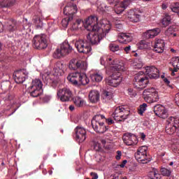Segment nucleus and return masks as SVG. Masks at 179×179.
Segmentation results:
<instances>
[{
	"label": "nucleus",
	"instance_id": "ddd939ff",
	"mask_svg": "<svg viewBox=\"0 0 179 179\" xmlns=\"http://www.w3.org/2000/svg\"><path fill=\"white\" fill-rule=\"evenodd\" d=\"M108 1L110 5L115 3L114 9L117 15L122 13L131 5V0H124L120 2L118 0H108Z\"/></svg>",
	"mask_w": 179,
	"mask_h": 179
},
{
	"label": "nucleus",
	"instance_id": "20e7f679",
	"mask_svg": "<svg viewBox=\"0 0 179 179\" xmlns=\"http://www.w3.org/2000/svg\"><path fill=\"white\" fill-rule=\"evenodd\" d=\"M106 117L103 115H96L92 120L93 129L99 134H104L108 129L104 125Z\"/></svg>",
	"mask_w": 179,
	"mask_h": 179
},
{
	"label": "nucleus",
	"instance_id": "338daca9",
	"mask_svg": "<svg viewBox=\"0 0 179 179\" xmlns=\"http://www.w3.org/2000/svg\"><path fill=\"white\" fill-rule=\"evenodd\" d=\"M43 174H47V172H45V171H43Z\"/></svg>",
	"mask_w": 179,
	"mask_h": 179
},
{
	"label": "nucleus",
	"instance_id": "bb28decb",
	"mask_svg": "<svg viewBox=\"0 0 179 179\" xmlns=\"http://www.w3.org/2000/svg\"><path fill=\"white\" fill-rule=\"evenodd\" d=\"M101 97L103 103H110V101H111L114 97V92H113L111 90H104Z\"/></svg>",
	"mask_w": 179,
	"mask_h": 179
},
{
	"label": "nucleus",
	"instance_id": "603ef678",
	"mask_svg": "<svg viewBox=\"0 0 179 179\" xmlns=\"http://www.w3.org/2000/svg\"><path fill=\"white\" fill-rule=\"evenodd\" d=\"M104 121L107 122L108 125H111V124H114V121H113L111 118H108V119L105 118Z\"/></svg>",
	"mask_w": 179,
	"mask_h": 179
},
{
	"label": "nucleus",
	"instance_id": "e433bc0d",
	"mask_svg": "<svg viewBox=\"0 0 179 179\" xmlns=\"http://www.w3.org/2000/svg\"><path fill=\"white\" fill-rule=\"evenodd\" d=\"M133 66L135 69H141L143 66L142 59H136L134 62Z\"/></svg>",
	"mask_w": 179,
	"mask_h": 179
},
{
	"label": "nucleus",
	"instance_id": "ea45409f",
	"mask_svg": "<svg viewBox=\"0 0 179 179\" xmlns=\"http://www.w3.org/2000/svg\"><path fill=\"white\" fill-rule=\"evenodd\" d=\"M146 108H148V104L144 103L141 105L138 110L139 115H143V113L146 111Z\"/></svg>",
	"mask_w": 179,
	"mask_h": 179
},
{
	"label": "nucleus",
	"instance_id": "5fc2aeb1",
	"mask_svg": "<svg viewBox=\"0 0 179 179\" xmlns=\"http://www.w3.org/2000/svg\"><path fill=\"white\" fill-rule=\"evenodd\" d=\"M127 163H128V161L124 159L123 160L122 163L121 164H120V167H121V169H124V167H125V164H127Z\"/></svg>",
	"mask_w": 179,
	"mask_h": 179
},
{
	"label": "nucleus",
	"instance_id": "f03ea898",
	"mask_svg": "<svg viewBox=\"0 0 179 179\" xmlns=\"http://www.w3.org/2000/svg\"><path fill=\"white\" fill-rule=\"evenodd\" d=\"M100 61L101 65H103L106 69V73L110 75L105 79L106 85L112 86V87L119 86L120 83L122 82V76H121L120 71H125L124 65L119 64L118 60L111 57H102Z\"/></svg>",
	"mask_w": 179,
	"mask_h": 179
},
{
	"label": "nucleus",
	"instance_id": "aec40b11",
	"mask_svg": "<svg viewBox=\"0 0 179 179\" xmlns=\"http://www.w3.org/2000/svg\"><path fill=\"white\" fill-rule=\"evenodd\" d=\"M123 142L127 146H134L138 144V138L135 134L131 133H125L122 137Z\"/></svg>",
	"mask_w": 179,
	"mask_h": 179
},
{
	"label": "nucleus",
	"instance_id": "6ab92c4d",
	"mask_svg": "<svg viewBox=\"0 0 179 179\" xmlns=\"http://www.w3.org/2000/svg\"><path fill=\"white\" fill-rule=\"evenodd\" d=\"M29 72L26 69H22L15 71L13 73V78L16 83H23L27 79Z\"/></svg>",
	"mask_w": 179,
	"mask_h": 179
},
{
	"label": "nucleus",
	"instance_id": "a211bd4d",
	"mask_svg": "<svg viewBox=\"0 0 179 179\" xmlns=\"http://www.w3.org/2000/svg\"><path fill=\"white\" fill-rule=\"evenodd\" d=\"M143 13V9L136 8L134 10H129L127 13V16L130 22H133L134 23H138V22H140Z\"/></svg>",
	"mask_w": 179,
	"mask_h": 179
},
{
	"label": "nucleus",
	"instance_id": "5701e85b",
	"mask_svg": "<svg viewBox=\"0 0 179 179\" xmlns=\"http://www.w3.org/2000/svg\"><path fill=\"white\" fill-rule=\"evenodd\" d=\"M154 113L157 115V117H159V118H163L164 120H166V118L169 117V110H167L166 107L162 105L155 106Z\"/></svg>",
	"mask_w": 179,
	"mask_h": 179
},
{
	"label": "nucleus",
	"instance_id": "9b49d317",
	"mask_svg": "<svg viewBox=\"0 0 179 179\" xmlns=\"http://www.w3.org/2000/svg\"><path fill=\"white\" fill-rule=\"evenodd\" d=\"M29 93L32 97H38L43 93V83L40 79L32 80L31 85L29 87Z\"/></svg>",
	"mask_w": 179,
	"mask_h": 179
},
{
	"label": "nucleus",
	"instance_id": "de8ad7c7",
	"mask_svg": "<svg viewBox=\"0 0 179 179\" xmlns=\"http://www.w3.org/2000/svg\"><path fill=\"white\" fill-rule=\"evenodd\" d=\"M115 24L116 29H118V30H121V29H122V24L121 23V21H116Z\"/></svg>",
	"mask_w": 179,
	"mask_h": 179
},
{
	"label": "nucleus",
	"instance_id": "49530a36",
	"mask_svg": "<svg viewBox=\"0 0 179 179\" xmlns=\"http://www.w3.org/2000/svg\"><path fill=\"white\" fill-rule=\"evenodd\" d=\"M171 148L173 152H177L178 150H179V143H176L173 144Z\"/></svg>",
	"mask_w": 179,
	"mask_h": 179
},
{
	"label": "nucleus",
	"instance_id": "6e6552de",
	"mask_svg": "<svg viewBox=\"0 0 179 179\" xmlns=\"http://www.w3.org/2000/svg\"><path fill=\"white\" fill-rule=\"evenodd\" d=\"M129 115V108L127 105H122L115 108L113 113V118L115 121H124Z\"/></svg>",
	"mask_w": 179,
	"mask_h": 179
},
{
	"label": "nucleus",
	"instance_id": "4be33fe9",
	"mask_svg": "<svg viewBox=\"0 0 179 179\" xmlns=\"http://www.w3.org/2000/svg\"><path fill=\"white\" fill-rule=\"evenodd\" d=\"M145 74L150 79H157L160 78L159 69L154 66H148L145 68Z\"/></svg>",
	"mask_w": 179,
	"mask_h": 179
},
{
	"label": "nucleus",
	"instance_id": "72a5a7b5",
	"mask_svg": "<svg viewBox=\"0 0 179 179\" xmlns=\"http://www.w3.org/2000/svg\"><path fill=\"white\" fill-rule=\"evenodd\" d=\"M171 64L174 68V72H177V69H179V57H172Z\"/></svg>",
	"mask_w": 179,
	"mask_h": 179
},
{
	"label": "nucleus",
	"instance_id": "6e6d98bb",
	"mask_svg": "<svg viewBox=\"0 0 179 179\" xmlns=\"http://www.w3.org/2000/svg\"><path fill=\"white\" fill-rule=\"evenodd\" d=\"M122 155V154L121 151H117V156H116V160H120V159H121Z\"/></svg>",
	"mask_w": 179,
	"mask_h": 179
},
{
	"label": "nucleus",
	"instance_id": "69168bd1",
	"mask_svg": "<svg viewBox=\"0 0 179 179\" xmlns=\"http://www.w3.org/2000/svg\"><path fill=\"white\" fill-rule=\"evenodd\" d=\"M174 163L173 162H170L169 166H173Z\"/></svg>",
	"mask_w": 179,
	"mask_h": 179
},
{
	"label": "nucleus",
	"instance_id": "4d7b16f0",
	"mask_svg": "<svg viewBox=\"0 0 179 179\" xmlns=\"http://www.w3.org/2000/svg\"><path fill=\"white\" fill-rule=\"evenodd\" d=\"M168 5H167V3H162V9H164V10H166V8H168Z\"/></svg>",
	"mask_w": 179,
	"mask_h": 179
},
{
	"label": "nucleus",
	"instance_id": "473e14b6",
	"mask_svg": "<svg viewBox=\"0 0 179 179\" xmlns=\"http://www.w3.org/2000/svg\"><path fill=\"white\" fill-rule=\"evenodd\" d=\"M91 79L92 82H101L103 80V75L99 73H94L91 74Z\"/></svg>",
	"mask_w": 179,
	"mask_h": 179
},
{
	"label": "nucleus",
	"instance_id": "13d9d810",
	"mask_svg": "<svg viewBox=\"0 0 179 179\" xmlns=\"http://www.w3.org/2000/svg\"><path fill=\"white\" fill-rule=\"evenodd\" d=\"M101 142L102 143V146H106V143H107V141L105 139H102Z\"/></svg>",
	"mask_w": 179,
	"mask_h": 179
},
{
	"label": "nucleus",
	"instance_id": "f257e3e1",
	"mask_svg": "<svg viewBox=\"0 0 179 179\" xmlns=\"http://www.w3.org/2000/svg\"><path fill=\"white\" fill-rule=\"evenodd\" d=\"M84 27L88 31L97 32V34L90 33L87 36V39L91 44L97 45L101 41V38L106 37L107 34L111 30V23L106 19L101 20L99 22V18L96 16L92 15L85 20Z\"/></svg>",
	"mask_w": 179,
	"mask_h": 179
},
{
	"label": "nucleus",
	"instance_id": "1a4fd4ad",
	"mask_svg": "<svg viewBox=\"0 0 179 179\" xmlns=\"http://www.w3.org/2000/svg\"><path fill=\"white\" fill-rule=\"evenodd\" d=\"M32 44L34 48L36 50H44L48 47V42L45 34L36 35L33 40Z\"/></svg>",
	"mask_w": 179,
	"mask_h": 179
},
{
	"label": "nucleus",
	"instance_id": "c85d7f7f",
	"mask_svg": "<svg viewBox=\"0 0 179 179\" xmlns=\"http://www.w3.org/2000/svg\"><path fill=\"white\" fill-rule=\"evenodd\" d=\"M159 34H160V29L155 28L145 31L144 36L146 38H154V37L159 36Z\"/></svg>",
	"mask_w": 179,
	"mask_h": 179
},
{
	"label": "nucleus",
	"instance_id": "4468645a",
	"mask_svg": "<svg viewBox=\"0 0 179 179\" xmlns=\"http://www.w3.org/2000/svg\"><path fill=\"white\" fill-rule=\"evenodd\" d=\"M134 80L136 85V87H137V89H145V87L148 86V83H149V79L145 76L143 71L137 73L134 76Z\"/></svg>",
	"mask_w": 179,
	"mask_h": 179
},
{
	"label": "nucleus",
	"instance_id": "3c124183",
	"mask_svg": "<svg viewBox=\"0 0 179 179\" xmlns=\"http://www.w3.org/2000/svg\"><path fill=\"white\" fill-rule=\"evenodd\" d=\"M90 176L92 177L91 179H97V178H99V176L96 173L91 172Z\"/></svg>",
	"mask_w": 179,
	"mask_h": 179
},
{
	"label": "nucleus",
	"instance_id": "9d476101",
	"mask_svg": "<svg viewBox=\"0 0 179 179\" xmlns=\"http://www.w3.org/2000/svg\"><path fill=\"white\" fill-rule=\"evenodd\" d=\"M145 101L149 103H156L159 101V94L157 90L154 87L148 88L145 90L143 92Z\"/></svg>",
	"mask_w": 179,
	"mask_h": 179
},
{
	"label": "nucleus",
	"instance_id": "a18cd8bd",
	"mask_svg": "<svg viewBox=\"0 0 179 179\" xmlns=\"http://www.w3.org/2000/svg\"><path fill=\"white\" fill-rule=\"evenodd\" d=\"M16 29V25L15 24V22L10 21V24L8 26V29L10 30V31H13Z\"/></svg>",
	"mask_w": 179,
	"mask_h": 179
},
{
	"label": "nucleus",
	"instance_id": "0e129e2a",
	"mask_svg": "<svg viewBox=\"0 0 179 179\" xmlns=\"http://www.w3.org/2000/svg\"><path fill=\"white\" fill-rule=\"evenodd\" d=\"M172 36H173V37H176V36H177V34L173 32V33H172Z\"/></svg>",
	"mask_w": 179,
	"mask_h": 179
},
{
	"label": "nucleus",
	"instance_id": "a878e982",
	"mask_svg": "<svg viewBox=\"0 0 179 179\" xmlns=\"http://www.w3.org/2000/svg\"><path fill=\"white\" fill-rule=\"evenodd\" d=\"M164 40L156 39L154 44V51L158 54H162L164 51Z\"/></svg>",
	"mask_w": 179,
	"mask_h": 179
},
{
	"label": "nucleus",
	"instance_id": "393cba45",
	"mask_svg": "<svg viewBox=\"0 0 179 179\" xmlns=\"http://www.w3.org/2000/svg\"><path fill=\"white\" fill-rule=\"evenodd\" d=\"M134 40V35L129 33H122L119 35L118 41L122 44H128Z\"/></svg>",
	"mask_w": 179,
	"mask_h": 179
},
{
	"label": "nucleus",
	"instance_id": "7ed1b4c3",
	"mask_svg": "<svg viewBox=\"0 0 179 179\" xmlns=\"http://www.w3.org/2000/svg\"><path fill=\"white\" fill-rule=\"evenodd\" d=\"M68 81L72 83L74 86H83L87 85L90 80L85 73H71L67 76Z\"/></svg>",
	"mask_w": 179,
	"mask_h": 179
},
{
	"label": "nucleus",
	"instance_id": "58836bf2",
	"mask_svg": "<svg viewBox=\"0 0 179 179\" xmlns=\"http://www.w3.org/2000/svg\"><path fill=\"white\" fill-rule=\"evenodd\" d=\"M170 8L172 10V12H173L174 13H178L179 12V3L178 2L173 3L170 6Z\"/></svg>",
	"mask_w": 179,
	"mask_h": 179
},
{
	"label": "nucleus",
	"instance_id": "2f4dec72",
	"mask_svg": "<svg viewBox=\"0 0 179 179\" xmlns=\"http://www.w3.org/2000/svg\"><path fill=\"white\" fill-rule=\"evenodd\" d=\"M73 101L76 107H85L86 105V101L80 96H74L73 98Z\"/></svg>",
	"mask_w": 179,
	"mask_h": 179
},
{
	"label": "nucleus",
	"instance_id": "c9c22d12",
	"mask_svg": "<svg viewBox=\"0 0 179 179\" xmlns=\"http://www.w3.org/2000/svg\"><path fill=\"white\" fill-rule=\"evenodd\" d=\"M162 23L164 26H169L171 23V16L166 13L162 19Z\"/></svg>",
	"mask_w": 179,
	"mask_h": 179
},
{
	"label": "nucleus",
	"instance_id": "37998d69",
	"mask_svg": "<svg viewBox=\"0 0 179 179\" xmlns=\"http://www.w3.org/2000/svg\"><path fill=\"white\" fill-rule=\"evenodd\" d=\"M97 9L99 12H106V10H108V7H107L106 3H102L98 6Z\"/></svg>",
	"mask_w": 179,
	"mask_h": 179
},
{
	"label": "nucleus",
	"instance_id": "a19ab883",
	"mask_svg": "<svg viewBox=\"0 0 179 179\" xmlns=\"http://www.w3.org/2000/svg\"><path fill=\"white\" fill-rule=\"evenodd\" d=\"M161 173L162 176H165L166 177H170L171 176V171L166 168H162Z\"/></svg>",
	"mask_w": 179,
	"mask_h": 179
},
{
	"label": "nucleus",
	"instance_id": "864d4df0",
	"mask_svg": "<svg viewBox=\"0 0 179 179\" xmlns=\"http://www.w3.org/2000/svg\"><path fill=\"white\" fill-rule=\"evenodd\" d=\"M126 54H129V51H131V45L127 46L124 48Z\"/></svg>",
	"mask_w": 179,
	"mask_h": 179
},
{
	"label": "nucleus",
	"instance_id": "774afa93",
	"mask_svg": "<svg viewBox=\"0 0 179 179\" xmlns=\"http://www.w3.org/2000/svg\"><path fill=\"white\" fill-rule=\"evenodd\" d=\"M171 51L172 52H174V51H176V50H174V49H171Z\"/></svg>",
	"mask_w": 179,
	"mask_h": 179
},
{
	"label": "nucleus",
	"instance_id": "cd10ccee",
	"mask_svg": "<svg viewBox=\"0 0 179 179\" xmlns=\"http://www.w3.org/2000/svg\"><path fill=\"white\" fill-rule=\"evenodd\" d=\"M85 23H86V22H83L82 20H76L73 17L71 22H70L71 30L76 31V30H78V29H81L82 26H85Z\"/></svg>",
	"mask_w": 179,
	"mask_h": 179
},
{
	"label": "nucleus",
	"instance_id": "680f3d73",
	"mask_svg": "<svg viewBox=\"0 0 179 179\" xmlns=\"http://www.w3.org/2000/svg\"><path fill=\"white\" fill-rule=\"evenodd\" d=\"M164 82H165L166 85H170V80H169L167 78H164Z\"/></svg>",
	"mask_w": 179,
	"mask_h": 179
},
{
	"label": "nucleus",
	"instance_id": "f704fd0d",
	"mask_svg": "<svg viewBox=\"0 0 179 179\" xmlns=\"http://www.w3.org/2000/svg\"><path fill=\"white\" fill-rule=\"evenodd\" d=\"M13 4L12 0H0V8H9Z\"/></svg>",
	"mask_w": 179,
	"mask_h": 179
},
{
	"label": "nucleus",
	"instance_id": "0eeeda50",
	"mask_svg": "<svg viewBox=\"0 0 179 179\" xmlns=\"http://www.w3.org/2000/svg\"><path fill=\"white\" fill-rule=\"evenodd\" d=\"M166 132L169 135L175 134L179 136V118L170 117L166 120Z\"/></svg>",
	"mask_w": 179,
	"mask_h": 179
},
{
	"label": "nucleus",
	"instance_id": "8fccbe9b",
	"mask_svg": "<svg viewBox=\"0 0 179 179\" xmlns=\"http://www.w3.org/2000/svg\"><path fill=\"white\" fill-rule=\"evenodd\" d=\"M154 178L155 179H160L162 178V176L159 173V171H154Z\"/></svg>",
	"mask_w": 179,
	"mask_h": 179
},
{
	"label": "nucleus",
	"instance_id": "2eb2a0df",
	"mask_svg": "<svg viewBox=\"0 0 179 179\" xmlns=\"http://www.w3.org/2000/svg\"><path fill=\"white\" fill-rule=\"evenodd\" d=\"M135 157L138 163L146 164L149 162L148 159V147L145 145L139 147L135 153Z\"/></svg>",
	"mask_w": 179,
	"mask_h": 179
},
{
	"label": "nucleus",
	"instance_id": "052dcab7",
	"mask_svg": "<svg viewBox=\"0 0 179 179\" xmlns=\"http://www.w3.org/2000/svg\"><path fill=\"white\" fill-rule=\"evenodd\" d=\"M141 139H143V141H144L145 138H146V135H145L144 133H141Z\"/></svg>",
	"mask_w": 179,
	"mask_h": 179
},
{
	"label": "nucleus",
	"instance_id": "e2e57ef3",
	"mask_svg": "<svg viewBox=\"0 0 179 179\" xmlns=\"http://www.w3.org/2000/svg\"><path fill=\"white\" fill-rule=\"evenodd\" d=\"M128 92H129V94L130 96H132V92H134V90L130 88V89H128Z\"/></svg>",
	"mask_w": 179,
	"mask_h": 179
},
{
	"label": "nucleus",
	"instance_id": "dca6fc26",
	"mask_svg": "<svg viewBox=\"0 0 179 179\" xmlns=\"http://www.w3.org/2000/svg\"><path fill=\"white\" fill-rule=\"evenodd\" d=\"M75 47L78 50V52L83 54H89L92 51V47L89 45L87 41L83 39H79L76 41Z\"/></svg>",
	"mask_w": 179,
	"mask_h": 179
},
{
	"label": "nucleus",
	"instance_id": "b1692460",
	"mask_svg": "<svg viewBox=\"0 0 179 179\" xmlns=\"http://www.w3.org/2000/svg\"><path fill=\"white\" fill-rule=\"evenodd\" d=\"M76 12H78L76 5L73 4V3H69L66 7H64L63 13L64 15H66V16H72L73 17V15H75Z\"/></svg>",
	"mask_w": 179,
	"mask_h": 179
},
{
	"label": "nucleus",
	"instance_id": "7c9ffc66",
	"mask_svg": "<svg viewBox=\"0 0 179 179\" xmlns=\"http://www.w3.org/2000/svg\"><path fill=\"white\" fill-rule=\"evenodd\" d=\"M152 42L148 41H141L138 43V48L139 50H150L152 48Z\"/></svg>",
	"mask_w": 179,
	"mask_h": 179
},
{
	"label": "nucleus",
	"instance_id": "79ce46f5",
	"mask_svg": "<svg viewBox=\"0 0 179 179\" xmlns=\"http://www.w3.org/2000/svg\"><path fill=\"white\" fill-rule=\"evenodd\" d=\"M109 48L110 51H113V52H115L116 51L120 50V46L115 43H110L109 45Z\"/></svg>",
	"mask_w": 179,
	"mask_h": 179
},
{
	"label": "nucleus",
	"instance_id": "39448f33",
	"mask_svg": "<svg viewBox=\"0 0 179 179\" xmlns=\"http://www.w3.org/2000/svg\"><path fill=\"white\" fill-rule=\"evenodd\" d=\"M64 75V64L61 62H58L55 64L53 70L48 73L47 70H45L44 73L42 74V79L43 80H48L50 76H62Z\"/></svg>",
	"mask_w": 179,
	"mask_h": 179
},
{
	"label": "nucleus",
	"instance_id": "f3484780",
	"mask_svg": "<svg viewBox=\"0 0 179 179\" xmlns=\"http://www.w3.org/2000/svg\"><path fill=\"white\" fill-rule=\"evenodd\" d=\"M57 97L60 101H69L72 98V91L68 87L59 89L57 91Z\"/></svg>",
	"mask_w": 179,
	"mask_h": 179
},
{
	"label": "nucleus",
	"instance_id": "423d86ee",
	"mask_svg": "<svg viewBox=\"0 0 179 179\" xmlns=\"http://www.w3.org/2000/svg\"><path fill=\"white\" fill-rule=\"evenodd\" d=\"M72 52V48L68 42H64L60 45V47L57 48L52 54L53 58L55 59H59L64 58L68 54Z\"/></svg>",
	"mask_w": 179,
	"mask_h": 179
},
{
	"label": "nucleus",
	"instance_id": "412c9836",
	"mask_svg": "<svg viewBox=\"0 0 179 179\" xmlns=\"http://www.w3.org/2000/svg\"><path fill=\"white\" fill-rule=\"evenodd\" d=\"M76 139L78 143H82L86 141V129L82 126L76 127Z\"/></svg>",
	"mask_w": 179,
	"mask_h": 179
},
{
	"label": "nucleus",
	"instance_id": "09e8293b",
	"mask_svg": "<svg viewBox=\"0 0 179 179\" xmlns=\"http://www.w3.org/2000/svg\"><path fill=\"white\" fill-rule=\"evenodd\" d=\"M173 28H169L166 31L165 34L166 36H173Z\"/></svg>",
	"mask_w": 179,
	"mask_h": 179
},
{
	"label": "nucleus",
	"instance_id": "c756f323",
	"mask_svg": "<svg viewBox=\"0 0 179 179\" xmlns=\"http://www.w3.org/2000/svg\"><path fill=\"white\" fill-rule=\"evenodd\" d=\"M89 99L91 103H97L100 100V93L97 90H92L89 94Z\"/></svg>",
	"mask_w": 179,
	"mask_h": 179
},
{
	"label": "nucleus",
	"instance_id": "c03bdc74",
	"mask_svg": "<svg viewBox=\"0 0 179 179\" xmlns=\"http://www.w3.org/2000/svg\"><path fill=\"white\" fill-rule=\"evenodd\" d=\"M93 146L96 152H100L101 148L103 147V145H100V143H99L98 141H94Z\"/></svg>",
	"mask_w": 179,
	"mask_h": 179
},
{
	"label": "nucleus",
	"instance_id": "4c0bfd02",
	"mask_svg": "<svg viewBox=\"0 0 179 179\" xmlns=\"http://www.w3.org/2000/svg\"><path fill=\"white\" fill-rule=\"evenodd\" d=\"M72 20H73V16H67L62 20V26H63L64 27H68V24H71Z\"/></svg>",
	"mask_w": 179,
	"mask_h": 179
},
{
	"label": "nucleus",
	"instance_id": "f8f14e48",
	"mask_svg": "<svg viewBox=\"0 0 179 179\" xmlns=\"http://www.w3.org/2000/svg\"><path fill=\"white\" fill-rule=\"evenodd\" d=\"M69 68L71 71L85 72L87 71V62L78 59H73L69 62Z\"/></svg>",
	"mask_w": 179,
	"mask_h": 179
},
{
	"label": "nucleus",
	"instance_id": "bf43d9fd",
	"mask_svg": "<svg viewBox=\"0 0 179 179\" xmlns=\"http://www.w3.org/2000/svg\"><path fill=\"white\" fill-rule=\"evenodd\" d=\"M75 110V106L73 105H71L69 106V110L70 111H73Z\"/></svg>",
	"mask_w": 179,
	"mask_h": 179
}]
</instances>
